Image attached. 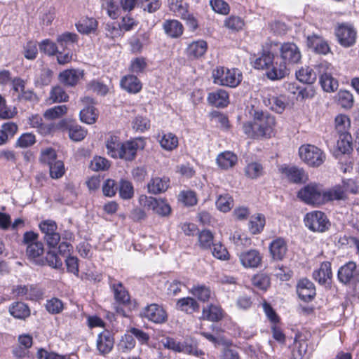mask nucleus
<instances>
[{
	"label": "nucleus",
	"mask_w": 359,
	"mask_h": 359,
	"mask_svg": "<svg viewBox=\"0 0 359 359\" xmlns=\"http://www.w3.org/2000/svg\"><path fill=\"white\" fill-rule=\"evenodd\" d=\"M276 120L267 112L255 111L253 121L243 123L244 133L250 138H271L275 135Z\"/></svg>",
	"instance_id": "f257e3e1"
},
{
	"label": "nucleus",
	"mask_w": 359,
	"mask_h": 359,
	"mask_svg": "<svg viewBox=\"0 0 359 359\" xmlns=\"http://www.w3.org/2000/svg\"><path fill=\"white\" fill-rule=\"evenodd\" d=\"M214 83L219 86L236 88L243 79L241 70L237 68L229 69L218 66L212 72Z\"/></svg>",
	"instance_id": "f03ea898"
},
{
	"label": "nucleus",
	"mask_w": 359,
	"mask_h": 359,
	"mask_svg": "<svg viewBox=\"0 0 359 359\" xmlns=\"http://www.w3.org/2000/svg\"><path fill=\"white\" fill-rule=\"evenodd\" d=\"M38 238L37 233L27 231L23 235V243L27 245L26 255L28 259L36 265L43 266V245Z\"/></svg>",
	"instance_id": "7ed1b4c3"
},
{
	"label": "nucleus",
	"mask_w": 359,
	"mask_h": 359,
	"mask_svg": "<svg viewBox=\"0 0 359 359\" xmlns=\"http://www.w3.org/2000/svg\"><path fill=\"white\" fill-rule=\"evenodd\" d=\"M319 76L320 83L324 91L334 92L338 88V81L332 76L333 66L327 61H322L315 67Z\"/></svg>",
	"instance_id": "20e7f679"
},
{
	"label": "nucleus",
	"mask_w": 359,
	"mask_h": 359,
	"mask_svg": "<svg viewBox=\"0 0 359 359\" xmlns=\"http://www.w3.org/2000/svg\"><path fill=\"white\" fill-rule=\"evenodd\" d=\"M301 160L311 167H318L325 160V153L313 144H303L299 148Z\"/></svg>",
	"instance_id": "39448f33"
},
{
	"label": "nucleus",
	"mask_w": 359,
	"mask_h": 359,
	"mask_svg": "<svg viewBox=\"0 0 359 359\" xmlns=\"http://www.w3.org/2000/svg\"><path fill=\"white\" fill-rule=\"evenodd\" d=\"M110 288L113 292L115 302L113 308L116 313L122 316H127L124 306L130 302V296L128 291L121 282H114L110 284Z\"/></svg>",
	"instance_id": "423d86ee"
},
{
	"label": "nucleus",
	"mask_w": 359,
	"mask_h": 359,
	"mask_svg": "<svg viewBox=\"0 0 359 359\" xmlns=\"http://www.w3.org/2000/svg\"><path fill=\"white\" fill-rule=\"evenodd\" d=\"M161 344L164 348L173 351L177 353H184L194 355H200L203 354L202 351L198 350L196 344L185 339L184 341L180 342L172 337H165L161 340Z\"/></svg>",
	"instance_id": "0eeeda50"
},
{
	"label": "nucleus",
	"mask_w": 359,
	"mask_h": 359,
	"mask_svg": "<svg viewBox=\"0 0 359 359\" xmlns=\"http://www.w3.org/2000/svg\"><path fill=\"white\" fill-rule=\"evenodd\" d=\"M139 203L144 208L152 210L154 213L163 217L168 216L171 212L170 205L163 198L141 195L139 198Z\"/></svg>",
	"instance_id": "6e6552de"
},
{
	"label": "nucleus",
	"mask_w": 359,
	"mask_h": 359,
	"mask_svg": "<svg viewBox=\"0 0 359 359\" xmlns=\"http://www.w3.org/2000/svg\"><path fill=\"white\" fill-rule=\"evenodd\" d=\"M279 55L281 61L289 68L300 62L302 53L299 48L293 42H285L280 45Z\"/></svg>",
	"instance_id": "1a4fd4ad"
},
{
	"label": "nucleus",
	"mask_w": 359,
	"mask_h": 359,
	"mask_svg": "<svg viewBox=\"0 0 359 359\" xmlns=\"http://www.w3.org/2000/svg\"><path fill=\"white\" fill-rule=\"evenodd\" d=\"M304 221L306 226L313 232H325L330 226L326 215L321 211L315 210L308 212Z\"/></svg>",
	"instance_id": "9d476101"
},
{
	"label": "nucleus",
	"mask_w": 359,
	"mask_h": 359,
	"mask_svg": "<svg viewBox=\"0 0 359 359\" xmlns=\"http://www.w3.org/2000/svg\"><path fill=\"white\" fill-rule=\"evenodd\" d=\"M298 197L304 203L313 205L323 204V192L320 185L311 183L299 190Z\"/></svg>",
	"instance_id": "9b49d317"
},
{
	"label": "nucleus",
	"mask_w": 359,
	"mask_h": 359,
	"mask_svg": "<svg viewBox=\"0 0 359 359\" xmlns=\"http://www.w3.org/2000/svg\"><path fill=\"white\" fill-rule=\"evenodd\" d=\"M339 280L344 284H349L356 286L359 283V273L356 264L353 262H348L338 271Z\"/></svg>",
	"instance_id": "f8f14e48"
},
{
	"label": "nucleus",
	"mask_w": 359,
	"mask_h": 359,
	"mask_svg": "<svg viewBox=\"0 0 359 359\" xmlns=\"http://www.w3.org/2000/svg\"><path fill=\"white\" fill-rule=\"evenodd\" d=\"M41 232L44 234V239L50 248H55L61 239L59 233L57 232V225L53 220H44L39 224Z\"/></svg>",
	"instance_id": "ddd939ff"
},
{
	"label": "nucleus",
	"mask_w": 359,
	"mask_h": 359,
	"mask_svg": "<svg viewBox=\"0 0 359 359\" xmlns=\"http://www.w3.org/2000/svg\"><path fill=\"white\" fill-rule=\"evenodd\" d=\"M144 147V141L142 139H135L126 141L122 143L119 150L120 156L118 158L125 161H133L139 149H143Z\"/></svg>",
	"instance_id": "4468645a"
},
{
	"label": "nucleus",
	"mask_w": 359,
	"mask_h": 359,
	"mask_svg": "<svg viewBox=\"0 0 359 359\" xmlns=\"http://www.w3.org/2000/svg\"><path fill=\"white\" fill-rule=\"evenodd\" d=\"M238 258L245 269H256L262 265L263 257L259 250L250 249L241 252Z\"/></svg>",
	"instance_id": "2eb2a0df"
},
{
	"label": "nucleus",
	"mask_w": 359,
	"mask_h": 359,
	"mask_svg": "<svg viewBox=\"0 0 359 359\" xmlns=\"http://www.w3.org/2000/svg\"><path fill=\"white\" fill-rule=\"evenodd\" d=\"M142 316L154 323H163L168 318L165 309L156 304L146 306L142 312Z\"/></svg>",
	"instance_id": "dca6fc26"
},
{
	"label": "nucleus",
	"mask_w": 359,
	"mask_h": 359,
	"mask_svg": "<svg viewBox=\"0 0 359 359\" xmlns=\"http://www.w3.org/2000/svg\"><path fill=\"white\" fill-rule=\"evenodd\" d=\"M279 171L294 183H304L308 180V175L302 168L283 165L279 168Z\"/></svg>",
	"instance_id": "f3484780"
},
{
	"label": "nucleus",
	"mask_w": 359,
	"mask_h": 359,
	"mask_svg": "<svg viewBox=\"0 0 359 359\" xmlns=\"http://www.w3.org/2000/svg\"><path fill=\"white\" fill-rule=\"evenodd\" d=\"M336 34L339 43L345 47L352 46L355 41L356 32L351 25H339L336 30Z\"/></svg>",
	"instance_id": "a211bd4d"
},
{
	"label": "nucleus",
	"mask_w": 359,
	"mask_h": 359,
	"mask_svg": "<svg viewBox=\"0 0 359 359\" xmlns=\"http://www.w3.org/2000/svg\"><path fill=\"white\" fill-rule=\"evenodd\" d=\"M114 339L110 331L105 330L98 334L96 346L101 355H106L110 353L114 347Z\"/></svg>",
	"instance_id": "6ab92c4d"
},
{
	"label": "nucleus",
	"mask_w": 359,
	"mask_h": 359,
	"mask_svg": "<svg viewBox=\"0 0 359 359\" xmlns=\"http://www.w3.org/2000/svg\"><path fill=\"white\" fill-rule=\"evenodd\" d=\"M208 50L207 42L204 40H197L190 43L186 48V54L191 60L203 57Z\"/></svg>",
	"instance_id": "aec40b11"
},
{
	"label": "nucleus",
	"mask_w": 359,
	"mask_h": 359,
	"mask_svg": "<svg viewBox=\"0 0 359 359\" xmlns=\"http://www.w3.org/2000/svg\"><path fill=\"white\" fill-rule=\"evenodd\" d=\"M297 290L299 298L305 302L311 300L316 295V288L313 283L306 278L299 281Z\"/></svg>",
	"instance_id": "412c9836"
},
{
	"label": "nucleus",
	"mask_w": 359,
	"mask_h": 359,
	"mask_svg": "<svg viewBox=\"0 0 359 359\" xmlns=\"http://www.w3.org/2000/svg\"><path fill=\"white\" fill-rule=\"evenodd\" d=\"M290 68L282 61L280 62H272L270 68L267 69L266 76L271 80H279L289 74Z\"/></svg>",
	"instance_id": "4be33fe9"
},
{
	"label": "nucleus",
	"mask_w": 359,
	"mask_h": 359,
	"mask_svg": "<svg viewBox=\"0 0 359 359\" xmlns=\"http://www.w3.org/2000/svg\"><path fill=\"white\" fill-rule=\"evenodd\" d=\"M208 101L214 107L224 108L229 103V96L225 90L218 89L208 94Z\"/></svg>",
	"instance_id": "5701e85b"
},
{
	"label": "nucleus",
	"mask_w": 359,
	"mask_h": 359,
	"mask_svg": "<svg viewBox=\"0 0 359 359\" xmlns=\"http://www.w3.org/2000/svg\"><path fill=\"white\" fill-rule=\"evenodd\" d=\"M170 187V180L167 177H156L151 179L147 184L150 194H158L165 192Z\"/></svg>",
	"instance_id": "b1692460"
},
{
	"label": "nucleus",
	"mask_w": 359,
	"mask_h": 359,
	"mask_svg": "<svg viewBox=\"0 0 359 359\" xmlns=\"http://www.w3.org/2000/svg\"><path fill=\"white\" fill-rule=\"evenodd\" d=\"M238 162V157L234 153L226 151L219 154L216 158L217 165L222 170L233 168Z\"/></svg>",
	"instance_id": "393cba45"
},
{
	"label": "nucleus",
	"mask_w": 359,
	"mask_h": 359,
	"mask_svg": "<svg viewBox=\"0 0 359 359\" xmlns=\"http://www.w3.org/2000/svg\"><path fill=\"white\" fill-rule=\"evenodd\" d=\"M176 309L187 314H192L199 311L200 305L194 298L187 297L177 300Z\"/></svg>",
	"instance_id": "a878e982"
},
{
	"label": "nucleus",
	"mask_w": 359,
	"mask_h": 359,
	"mask_svg": "<svg viewBox=\"0 0 359 359\" xmlns=\"http://www.w3.org/2000/svg\"><path fill=\"white\" fill-rule=\"evenodd\" d=\"M123 89L129 93L136 94L139 93L142 88V83L135 75H126L123 76L120 81Z\"/></svg>",
	"instance_id": "bb28decb"
},
{
	"label": "nucleus",
	"mask_w": 359,
	"mask_h": 359,
	"mask_svg": "<svg viewBox=\"0 0 359 359\" xmlns=\"http://www.w3.org/2000/svg\"><path fill=\"white\" fill-rule=\"evenodd\" d=\"M307 45L313 51L325 55L330 51L327 43L320 36L313 34L307 37Z\"/></svg>",
	"instance_id": "cd10ccee"
},
{
	"label": "nucleus",
	"mask_w": 359,
	"mask_h": 359,
	"mask_svg": "<svg viewBox=\"0 0 359 359\" xmlns=\"http://www.w3.org/2000/svg\"><path fill=\"white\" fill-rule=\"evenodd\" d=\"M83 76V72L79 69H66L59 74V81L65 86H75Z\"/></svg>",
	"instance_id": "c85d7f7f"
},
{
	"label": "nucleus",
	"mask_w": 359,
	"mask_h": 359,
	"mask_svg": "<svg viewBox=\"0 0 359 359\" xmlns=\"http://www.w3.org/2000/svg\"><path fill=\"white\" fill-rule=\"evenodd\" d=\"M332 276L331 264L329 262H323L320 268L313 273V278L320 285H325Z\"/></svg>",
	"instance_id": "c756f323"
},
{
	"label": "nucleus",
	"mask_w": 359,
	"mask_h": 359,
	"mask_svg": "<svg viewBox=\"0 0 359 359\" xmlns=\"http://www.w3.org/2000/svg\"><path fill=\"white\" fill-rule=\"evenodd\" d=\"M287 245L284 239L273 240L269 245V251L274 260H282L287 252Z\"/></svg>",
	"instance_id": "7c9ffc66"
},
{
	"label": "nucleus",
	"mask_w": 359,
	"mask_h": 359,
	"mask_svg": "<svg viewBox=\"0 0 359 359\" xmlns=\"http://www.w3.org/2000/svg\"><path fill=\"white\" fill-rule=\"evenodd\" d=\"M307 346L306 337L302 334H297L292 345V358L294 359H302L306 353Z\"/></svg>",
	"instance_id": "2f4dec72"
},
{
	"label": "nucleus",
	"mask_w": 359,
	"mask_h": 359,
	"mask_svg": "<svg viewBox=\"0 0 359 359\" xmlns=\"http://www.w3.org/2000/svg\"><path fill=\"white\" fill-rule=\"evenodd\" d=\"M165 33L170 38H178L184 31L183 25L177 20H166L163 23Z\"/></svg>",
	"instance_id": "473e14b6"
},
{
	"label": "nucleus",
	"mask_w": 359,
	"mask_h": 359,
	"mask_svg": "<svg viewBox=\"0 0 359 359\" xmlns=\"http://www.w3.org/2000/svg\"><path fill=\"white\" fill-rule=\"evenodd\" d=\"M8 311L13 317L20 320H25L30 316L29 306L22 302H16L11 304Z\"/></svg>",
	"instance_id": "72a5a7b5"
},
{
	"label": "nucleus",
	"mask_w": 359,
	"mask_h": 359,
	"mask_svg": "<svg viewBox=\"0 0 359 359\" xmlns=\"http://www.w3.org/2000/svg\"><path fill=\"white\" fill-rule=\"evenodd\" d=\"M341 184H337L323 191V204L332 201H346L348 197L342 190Z\"/></svg>",
	"instance_id": "f704fd0d"
},
{
	"label": "nucleus",
	"mask_w": 359,
	"mask_h": 359,
	"mask_svg": "<svg viewBox=\"0 0 359 359\" xmlns=\"http://www.w3.org/2000/svg\"><path fill=\"white\" fill-rule=\"evenodd\" d=\"M97 25V22L95 18L83 17L76 24V27L79 32L89 34L96 31Z\"/></svg>",
	"instance_id": "c9c22d12"
},
{
	"label": "nucleus",
	"mask_w": 359,
	"mask_h": 359,
	"mask_svg": "<svg viewBox=\"0 0 359 359\" xmlns=\"http://www.w3.org/2000/svg\"><path fill=\"white\" fill-rule=\"evenodd\" d=\"M264 102L266 106L277 113H282L287 104L283 96H270L265 97Z\"/></svg>",
	"instance_id": "e433bc0d"
},
{
	"label": "nucleus",
	"mask_w": 359,
	"mask_h": 359,
	"mask_svg": "<svg viewBox=\"0 0 359 359\" xmlns=\"http://www.w3.org/2000/svg\"><path fill=\"white\" fill-rule=\"evenodd\" d=\"M203 318L210 321L216 322L223 317V311L219 306L210 304L203 309Z\"/></svg>",
	"instance_id": "4c0bfd02"
},
{
	"label": "nucleus",
	"mask_w": 359,
	"mask_h": 359,
	"mask_svg": "<svg viewBox=\"0 0 359 359\" xmlns=\"http://www.w3.org/2000/svg\"><path fill=\"white\" fill-rule=\"evenodd\" d=\"M122 143L118 136L110 135L106 140V148L108 155L114 158H118L120 156L119 150Z\"/></svg>",
	"instance_id": "58836bf2"
},
{
	"label": "nucleus",
	"mask_w": 359,
	"mask_h": 359,
	"mask_svg": "<svg viewBox=\"0 0 359 359\" xmlns=\"http://www.w3.org/2000/svg\"><path fill=\"white\" fill-rule=\"evenodd\" d=\"M118 190L119 196L123 200H130L134 196V187L131 182L126 179H121L118 182Z\"/></svg>",
	"instance_id": "ea45409f"
},
{
	"label": "nucleus",
	"mask_w": 359,
	"mask_h": 359,
	"mask_svg": "<svg viewBox=\"0 0 359 359\" xmlns=\"http://www.w3.org/2000/svg\"><path fill=\"white\" fill-rule=\"evenodd\" d=\"M317 74L309 67H305L296 72V77L302 83L311 84L316 80Z\"/></svg>",
	"instance_id": "a19ab883"
},
{
	"label": "nucleus",
	"mask_w": 359,
	"mask_h": 359,
	"mask_svg": "<svg viewBox=\"0 0 359 359\" xmlns=\"http://www.w3.org/2000/svg\"><path fill=\"white\" fill-rule=\"evenodd\" d=\"M274 60V55L271 52H264L253 61V65L257 69H266Z\"/></svg>",
	"instance_id": "79ce46f5"
},
{
	"label": "nucleus",
	"mask_w": 359,
	"mask_h": 359,
	"mask_svg": "<svg viewBox=\"0 0 359 359\" xmlns=\"http://www.w3.org/2000/svg\"><path fill=\"white\" fill-rule=\"evenodd\" d=\"M161 147L166 151H172L178 146V137L172 133H164L159 140Z\"/></svg>",
	"instance_id": "37998d69"
},
{
	"label": "nucleus",
	"mask_w": 359,
	"mask_h": 359,
	"mask_svg": "<svg viewBox=\"0 0 359 359\" xmlns=\"http://www.w3.org/2000/svg\"><path fill=\"white\" fill-rule=\"evenodd\" d=\"M189 292L199 301L203 302H208L212 294L210 287L205 285H194L190 289Z\"/></svg>",
	"instance_id": "c03bdc74"
},
{
	"label": "nucleus",
	"mask_w": 359,
	"mask_h": 359,
	"mask_svg": "<svg viewBox=\"0 0 359 359\" xmlns=\"http://www.w3.org/2000/svg\"><path fill=\"white\" fill-rule=\"evenodd\" d=\"M121 0H103L102 7L107 11L108 15L116 19L120 15Z\"/></svg>",
	"instance_id": "a18cd8bd"
},
{
	"label": "nucleus",
	"mask_w": 359,
	"mask_h": 359,
	"mask_svg": "<svg viewBox=\"0 0 359 359\" xmlns=\"http://www.w3.org/2000/svg\"><path fill=\"white\" fill-rule=\"evenodd\" d=\"M351 121L348 116L344 114L337 115L335 118V128L339 135L349 133Z\"/></svg>",
	"instance_id": "49530a36"
},
{
	"label": "nucleus",
	"mask_w": 359,
	"mask_h": 359,
	"mask_svg": "<svg viewBox=\"0 0 359 359\" xmlns=\"http://www.w3.org/2000/svg\"><path fill=\"white\" fill-rule=\"evenodd\" d=\"M265 225V217L261 214L252 216L249 222V230L253 234L260 233Z\"/></svg>",
	"instance_id": "de8ad7c7"
},
{
	"label": "nucleus",
	"mask_w": 359,
	"mask_h": 359,
	"mask_svg": "<svg viewBox=\"0 0 359 359\" xmlns=\"http://www.w3.org/2000/svg\"><path fill=\"white\" fill-rule=\"evenodd\" d=\"M78 41V36L74 33L65 32L57 37L58 45L63 49L68 48L70 46Z\"/></svg>",
	"instance_id": "09e8293b"
},
{
	"label": "nucleus",
	"mask_w": 359,
	"mask_h": 359,
	"mask_svg": "<svg viewBox=\"0 0 359 359\" xmlns=\"http://www.w3.org/2000/svg\"><path fill=\"white\" fill-rule=\"evenodd\" d=\"M98 116V114L93 106H88L80 111V119L87 124L94 123Z\"/></svg>",
	"instance_id": "8fccbe9b"
},
{
	"label": "nucleus",
	"mask_w": 359,
	"mask_h": 359,
	"mask_svg": "<svg viewBox=\"0 0 359 359\" xmlns=\"http://www.w3.org/2000/svg\"><path fill=\"white\" fill-rule=\"evenodd\" d=\"M337 148L342 154H348L352 151V137L351 134L339 135L337 142Z\"/></svg>",
	"instance_id": "3c124183"
},
{
	"label": "nucleus",
	"mask_w": 359,
	"mask_h": 359,
	"mask_svg": "<svg viewBox=\"0 0 359 359\" xmlns=\"http://www.w3.org/2000/svg\"><path fill=\"white\" fill-rule=\"evenodd\" d=\"M345 195L348 198V194H359V182L353 179L343 180L340 184Z\"/></svg>",
	"instance_id": "603ef678"
},
{
	"label": "nucleus",
	"mask_w": 359,
	"mask_h": 359,
	"mask_svg": "<svg viewBox=\"0 0 359 359\" xmlns=\"http://www.w3.org/2000/svg\"><path fill=\"white\" fill-rule=\"evenodd\" d=\"M69 138L75 142L81 141L87 135V130L79 125L72 124L68 128Z\"/></svg>",
	"instance_id": "864d4df0"
},
{
	"label": "nucleus",
	"mask_w": 359,
	"mask_h": 359,
	"mask_svg": "<svg viewBox=\"0 0 359 359\" xmlns=\"http://www.w3.org/2000/svg\"><path fill=\"white\" fill-rule=\"evenodd\" d=\"M68 98V95L60 86L53 87L50 92L49 100L53 103L67 102Z\"/></svg>",
	"instance_id": "5fc2aeb1"
},
{
	"label": "nucleus",
	"mask_w": 359,
	"mask_h": 359,
	"mask_svg": "<svg viewBox=\"0 0 359 359\" xmlns=\"http://www.w3.org/2000/svg\"><path fill=\"white\" fill-rule=\"evenodd\" d=\"M252 283L256 288L266 291L270 286V278L265 273H257L252 278Z\"/></svg>",
	"instance_id": "6e6d98bb"
},
{
	"label": "nucleus",
	"mask_w": 359,
	"mask_h": 359,
	"mask_svg": "<svg viewBox=\"0 0 359 359\" xmlns=\"http://www.w3.org/2000/svg\"><path fill=\"white\" fill-rule=\"evenodd\" d=\"M339 104L344 108H351L353 104V95L348 90H340L336 95Z\"/></svg>",
	"instance_id": "4d7b16f0"
},
{
	"label": "nucleus",
	"mask_w": 359,
	"mask_h": 359,
	"mask_svg": "<svg viewBox=\"0 0 359 359\" xmlns=\"http://www.w3.org/2000/svg\"><path fill=\"white\" fill-rule=\"evenodd\" d=\"M45 307L46 311L50 314H57L64 309V303L58 298L52 297L46 300Z\"/></svg>",
	"instance_id": "13d9d810"
},
{
	"label": "nucleus",
	"mask_w": 359,
	"mask_h": 359,
	"mask_svg": "<svg viewBox=\"0 0 359 359\" xmlns=\"http://www.w3.org/2000/svg\"><path fill=\"white\" fill-rule=\"evenodd\" d=\"M147 67V62L144 57H137L131 60L130 71L137 75L143 73Z\"/></svg>",
	"instance_id": "bf43d9fd"
},
{
	"label": "nucleus",
	"mask_w": 359,
	"mask_h": 359,
	"mask_svg": "<svg viewBox=\"0 0 359 359\" xmlns=\"http://www.w3.org/2000/svg\"><path fill=\"white\" fill-rule=\"evenodd\" d=\"M29 123L32 128H35L41 134L50 132V128L43 123V119L39 115H32L29 118Z\"/></svg>",
	"instance_id": "052dcab7"
},
{
	"label": "nucleus",
	"mask_w": 359,
	"mask_h": 359,
	"mask_svg": "<svg viewBox=\"0 0 359 359\" xmlns=\"http://www.w3.org/2000/svg\"><path fill=\"white\" fill-rule=\"evenodd\" d=\"M217 208L224 212L229 211L233 207V198L229 194L221 195L216 201Z\"/></svg>",
	"instance_id": "680f3d73"
},
{
	"label": "nucleus",
	"mask_w": 359,
	"mask_h": 359,
	"mask_svg": "<svg viewBox=\"0 0 359 359\" xmlns=\"http://www.w3.org/2000/svg\"><path fill=\"white\" fill-rule=\"evenodd\" d=\"M67 108L65 105L55 106L47 109L44 112V117L47 119H55L61 117L67 113Z\"/></svg>",
	"instance_id": "e2e57ef3"
},
{
	"label": "nucleus",
	"mask_w": 359,
	"mask_h": 359,
	"mask_svg": "<svg viewBox=\"0 0 359 359\" xmlns=\"http://www.w3.org/2000/svg\"><path fill=\"white\" fill-rule=\"evenodd\" d=\"M50 175L53 179L60 178L65 174V165L61 161H55L49 164Z\"/></svg>",
	"instance_id": "0e129e2a"
},
{
	"label": "nucleus",
	"mask_w": 359,
	"mask_h": 359,
	"mask_svg": "<svg viewBox=\"0 0 359 359\" xmlns=\"http://www.w3.org/2000/svg\"><path fill=\"white\" fill-rule=\"evenodd\" d=\"M170 9L176 16L184 17L188 13L187 8L183 4L182 0H171L170 3Z\"/></svg>",
	"instance_id": "69168bd1"
},
{
	"label": "nucleus",
	"mask_w": 359,
	"mask_h": 359,
	"mask_svg": "<svg viewBox=\"0 0 359 359\" xmlns=\"http://www.w3.org/2000/svg\"><path fill=\"white\" fill-rule=\"evenodd\" d=\"M39 46L40 50L48 55H54L58 52L56 43L49 39L43 40Z\"/></svg>",
	"instance_id": "338daca9"
},
{
	"label": "nucleus",
	"mask_w": 359,
	"mask_h": 359,
	"mask_svg": "<svg viewBox=\"0 0 359 359\" xmlns=\"http://www.w3.org/2000/svg\"><path fill=\"white\" fill-rule=\"evenodd\" d=\"M263 168L258 163H249L245 169V175L252 179L257 178L262 175Z\"/></svg>",
	"instance_id": "774afa93"
}]
</instances>
